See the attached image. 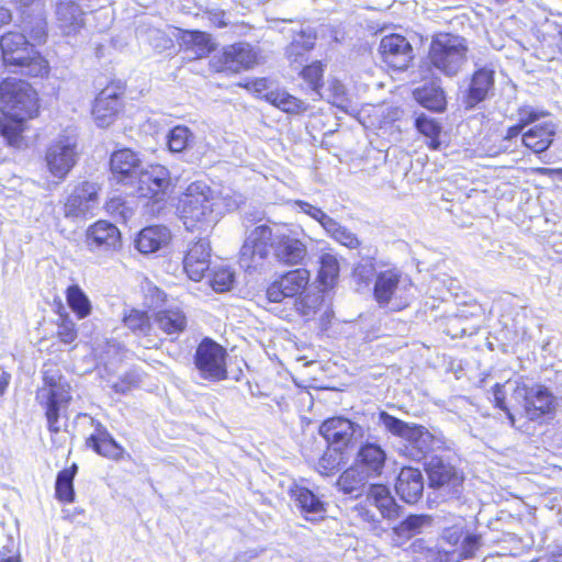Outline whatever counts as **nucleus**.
<instances>
[{"label": "nucleus", "mask_w": 562, "mask_h": 562, "mask_svg": "<svg viewBox=\"0 0 562 562\" xmlns=\"http://www.w3.org/2000/svg\"><path fill=\"white\" fill-rule=\"evenodd\" d=\"M67 303L79 318H85L91 313L90 300L77 284L67 289Z\"/></svg>", "instance_id": "a18cd8bd"}, {"label": "nucleus", "mask_w": 562, "mask_h": 562, "mask_svg": "<svg viewBox=\"0 0 562 562\" xmlns=\"http://www.w3.org/2000/svg\"><path fill=\"white\" fill-rule=\"evenodd\" d=\"M512 397L522 406L529 420H539L553 408L554 396L543 385H527L525 382H515Z\"/></svg>", "instance_id": "9d476101"}, {"label": "nucleus", "mask_w": 562, "mask_h": 562, "mask_svg": "<svg viewBox=\"0 0 562 562\" xmlns=\"http://www.w3.org/2000/svg\"><path fill=\"white\" fill-rule=\"evenodd\" d=\"M170 186L169 170L161 165H151L146 169L140 168L134 179L135 192L142 198L162 201Z\"/></svg>", "instance_id": "ddd939ff"}, {"label": "nucleus", "mask_w": 562, "mask_h": 562, "mask_svg": "<svg viewBox=\"0 0 562 562\" xmlns=\"http://www.w3.org/2000/svg\"><path fill=\"white\" fill-rule=\"evenodd\" d=\"M493 397L496 406L504 411L507 415V418L510 420L512 426H515L516 420L515 416L510 413L508 407L506 406L505 400H506V392L505 386L497 383L493 387Z\"/></svg>", "instance_id": "0e129e2a"}, {"label": "nucleus", "mask_w": 562, "mask_h": 562, "mask_svg": "<svg viewBox=\"0 0 562 562\" xmlns=\"http://www.w3.org/2000/svg\"><path fill=\"white\" fill-rule=\"evenodd\" d=\"M155 323L167 335L178 336L187 327V316L179 307H168L156 313Z\"/></svg>", "instance_id": "c9c22d12"}, {"label": "nucleus", "mask_w": 562, "mask_h": 562, "mask_svg": "<svg viewBox=\"0 0 562 562\" xmlns=\"http://www.w3.org/2000/svg\"><path fill=\"white\" fill-rule=\"evenodd\" d=\"M344 462V450L328 446L318 459L316 470L323 475H329Z\"/></svg>", "instance_id": "de8ad7c7"}, {"label": "nucleus", "mask_w": 562, "mask_h": 562, "mask_svg": "<svg viewBox=\"0 0 562 562\" xmlns=\"http://www.w3.org/2000/svg\"><path fill=\"white\" fill-rule=\"evenodd\" d=\"M494 70L488 67H482L473 72L469 87L461 98L465 110H473L487 99L494 88Z\"/></svg>", "instance_id": "f3484780"}, {"label": "nucleus", "mask_w": 562, "mask_h": 562, "mask_svg": "<svg viewBox=\"0 0 562 562\" xmlns=\"http://www.w3.org/2000/svg\"><path fill=\"white\" fill-rule=\"evenodd\" d=\"M402 282V273L397 270H386L376 274L374 297L380 305H386L395 295Z\"/></svg>", "instance_id": "72a5a7b5"}, {"label": "nucleus", "mask_w": 562, "mask_h": 562, "mask_svg": "<svg viewBox=\"0 0 562 562\" xmlns=\"http://www.w3.org/2000/svg\"><path fill=\"white\" fill-rule=\"evenodd\" d=\"M396 494L406 503L415 504L423 495L424 477L418 469L403 468L395 484Z\"/></svg>", "instance_id": "393cba45"}, {"label": "nucleus", "mask_w": 562, "mask_h": 562, "mask_svg": "<svg viewBox=\"0 0 562 562\" xmlns=\"http://www.w3.org/2000/svg\"><path fill=\"white\" fill-rule=\"evenodd\" d=\"M315 41L316 32L310 26L294 35L286 47L285 55L295 69H300L308 60V53L314 48Z\"/></svg>", "instance_id": "a878e982"}, {"label": "nucleus", "mask_w": 562, "mask_h": 562, "mask_svg": "<svg viewBox=\"0 0 562 562\" xmlns=\"http://www.w3.org/2000/svg\"><path fill=\"white\" fill-rule=\"evenodd\" d=\"M20 29L25 38L35 47L43 45L48 37V24L45 9L20 19Z\"/></svg>", "instance_id": "c85d7f7f"}, {"label": "nucleus", "mask_w": 562, "mask_h": 562, "mask_svg": "<svg viewBox=\"0 0 562 562\" xmlns=\"http://www.w3.org/2000/svg\"><path fill=\"white\" fill-rule=\"evenodd\" d=\"M557 133V125L549 121L535 125L522 135V143L533 153L541 154L546 151L553 142Z\"/></svg>", "instance_id": "473e14b6"}, {"label": "nucleus", "mask_w": 562, "mask_h": 562, "mask_svg": "<svg viewBox=\"0 0 562 562\" xmlns=\"http://www.w3.org/2000/svg\"><path fill=\"white\" fill-rule=\"evenodd\" d=\"M57 336L65 344H71L77 338L75 323L68 317H61L58 324Z\"/></svg>", "instance_id": "052dcab7"}, {"label": "nucleus", "mask_w": 562, "mask_h": 562, "mask_svg": "<svg viewBox=\"0 0 562 562\" xmlns=\"http://www.w3.org/2000/svg\"><path fill=\"white\" fill-rule=\"evenodd\" d=\"M323 72V65L318 60L313 61L312 64L306 65L301 69L303 79L308 82L311 88L315 91L322 87Z\"/></svg>", "instance_id": "864d4df0"}, {"label": "nucleus", "mask_w": 562, "mask_h": 562, "mask_svg": "<svg viewBox=\"0 0 562 562\" xmlns=\"http://www.w3.org/2000/svg\"><path fill=\"white\" fill-rule=\"evenodd\" d=\"M295 205L299 207L301 212L311 216L313 220L317 221L322 227L326 225V222L330 218V216L327 215L322 209L308 202L297 200L295 201Z\"/></svg>", "instance_id": "13d9d810"}, {"label": "nucleus", "mask_w": 562, "mask_h": 562, "mask_svg": "<svg viewBox=\"0 0 562 562\" xmlns=\"http://www.w3.org/2000/svg\"><path fill=\"white\" fill-rule=\"evenodd\" d=\"M120 109V92L112 87H106L95 98L92 115L98 126L106 127L113 122Z\"/></svg>", "instance_id": "5701e85b"}, {"label": "nucleus", "mask_w": 562, "mask_h": 562, "mask_svg": "<svg viewBox=\"0 0 562 562\" xmlns=\"http://www.w3.org/2000/svg\"><path fill=\"white\" fill-rule=\"evenodd\" d=\"M367 496L368 499L379 509L383 518L387 520H395L402 515V507L395 502L390 490L385 485H369Z\"/></svg>", "instance_id": "cd10ccee"}, {"label": "nucleus", "mask_w": 562, "mask_h": 562, "mask_svg": "<svg viewBox=\"0 0 562 562\" xmlns=\"http://www.w3.org/2000/svg\"><path fill=\"white\" fill-rule=\"evenodd\" d=\"M215 192L204 182L191 183L179 201V211L187 229L214 221Z\"/></svg>", "instance_id": "0eeeda50"}, {"label": "nucleus", "mask_w": 562, "mask_h": 562, "mask_svg": "<svg viewBox=\"0 0 562 562\" xmlns=\"http://www.w3.org/2000/svg\"><path fill=\"white\" fill-rule=\"evenodd\" d=\"M77 465L72 464L57 474L55 483L56 497L64 503H71L75 499L74 479L77 473Z\"/></svg>", "instance_id": "37998d69"}, {"label": "nucleus", "mask_w": 562, "mask_h": 562, "mask_svg": "<svg viewBox=\"0 0 562 562\" xmlns=\"http://www.w3.org/2000/svg\"><path fill=\"white\" fill-rule=\"evenodd\" d=\"M110 167L117 182L124 186H134V179L140 169V161L134 151L124 148L112 154Z\"/></svg>", "instance_id": "412c9836"}, {"label": "nucleus", "mask_w": 562, "mask_h": 562, "mask_svg": "<svg viewBox=\"0 0 562 562\" xmlns=\"http://www.w3.org/2000/svg\"><path fill=\"white\" fill-rule=\"evenodd\" d=\"M85 11L74 0H60L56 3V26L64 36H75L85 26Z\"/></svg>", "instance_id": "a211bd4d"}, {"label": "nucleus", "mask_w": 562, "mask_h": 562, "mask_svg": "<svg viewBox=\"0 0 562 562\" xmlns=\"http://www.w3.org/2000/svg\"><path fill=\"white\" fill-rule=\"evenodd\" d=\"M86 245L92 252L112 255L122 248L121 232L108 221H98L87 229Z\"/></svg>", "instance_id": "2eb2a0df"}, {"label": "nucleus", "mask_w": 562, "mask_h": 562, "mask_svg": "<svg viewBox=\"0 0 562 562\" xmlns=\"http://www.w3.org/2000/svg\"><path fill=\"white\" fill-rule=\"evenodd\" d=\"M175 27L168 26V31L158 27L147 26L139 30L144 40L157 52H166L173 47V30Z\"/></svg>", "instance_id": "a19ab883"}, {"label": "nucleus", "mask_w": 562, "mask_h": 562, "mask_svg": "<svg viewBox=\"0 0 562 562\" xmlns=\"http://www.w3.org/2000/svg\"><path fill=\"white\" fill-rule=\"evenodd\" d=\"M352 277L358 285V291L367 289L375 276V267L371 258L361 260L353 269Z\"/></svg>", "instance_id": "8fccbe9b"}, {"label": "nucleus", "mask_w": 562, "mask_h": 562, "mask_svg": "<svg viewBox=\"0 0 562 562\" xmlns=\"http://www.w3.org/2000/svg\"><path fill=\"white\" fill-rule=\"evenodd\" d=\"M222 61L225 69L239 72L257 65L259 54L249 43L239 42L224 48Z\"/></svg>", "instance_id": "aec40b11"}, {"label": "nucleus", "mask_w": 562, "mask_h": 562, "mask_svg": "<svg viewBox=\"0 0 562 562\" xmlns=\"http://www.w3.org/2000/svg\"><path fill=\"white\" fill-rule=\"evenodd\" d=\"M468 41L464 37L451 33H439L429 46L430 68L448 78L457 77L468 61Z\"/></svg>", "instance_id": "423d86ee"}, {"label": "nucleus", "mask_w": 562, "mask_h": 562, "mask_svg": "<svg viewBox=\"0 0 562 562\" xmlns=\"http://www.w3.org/2000/svg\"><path fill=\"white\" fill-rule=\"evenodd\" d=\"M432 522L434 518L430 515H408L393 530L398 537L409 539L430 528Z\"/></svg>", "instance_id": "58836bf2"}, {"label": "nucleus", "mask_w": 562, "mask_h": 562, "mask_svg": "<svg viewBox=\"0 0 562 562\" xmlns=\"http://www.w3.org/2000/svg\"><path fill=\"white\" fill-rule=\"evenodd\" d=\"M355 512L357 514V516L368 522L372 529H376L379 527V524H380V519L375 516V514L367 508L366 506H362V505H358L355 507Z\"/></svg>", "instance_id": "69168bd1"}, {"label": "nucleus", "mask_w": 562, "mask_h": 562, "mask_svg": "<svg viewBox=\"0 0 562 562\" xmlns=\"http://www.w3.org/2000/svg\"><path fill=\"white\" fill-rule=\"evenodd\" d=\"M262 98L288 114H301L306 111L305 103L284 89L268 91Z\"/></svg>", "instance_id": "4c0bfd02"}, {"label": "nucleus", "mask_w": 562, "mask_h": 562, "mask_svg": "<svg viewBox=\"0 0 562 562\" xmlns=\"http://www.w3.org/2000/svg\"><path fill=\"white\" fill-rule=\"evenodd\" d=\"M269 247L283 265H303L307 255L306 246L299 238L280 229L273 232L263 224L256 226L246 237L239 251L240 267L246 271L261 267L269 255Z\"/></svg>", "instance_id": "f257e3e1"}, {"label": "nucleus", "mask_w": 562, "mask_h": 562, "mask_svg": "<svg viewBox=\"0 0 562 562\" xmlns=\"http://www.w3.org/2000/svg\"><path fill=\"white\" fill-rule=\"evenodd\" d=\"M546 115L547 112L536 110L530 105H524L518 110L519 124H521L524 128Z\"/></svg>", "instance_id": "680f3d73"}, {"label": "nucleus", "mask_w": 562, "mask_h": 562, "mask_svg": "<svg viewBox=\"0 0 562 562\" xmlns=\"http://www.w3.org/2000/svg\"><path fill=\"white\" fill-rule=\"evenodd\" d=\"M140 382V376L136 371L126 372L117 382H114L111 387L116 393L125 394L133 387L137 386Z\"/></svg>", "instance_id": "4d7b16f0"}, {"label": "nucleus", "mask_w": 562, "mask_h": 562, "mask_svg": "<svg viewBox=\"0 0 562 562\" xmlns=\"http://www.w3.org/2000/svg\"><path fill=\"white\" fill-rule=\"evenodd\" d=\"M77 137L69 132H64L54 138L45 151L47 170L58 181L67 177L77 164Z\"/></svg>", "instance_id": "6e6552de"}, {"label": "nucleus", "mask_w": 562, "mask_h": 562, "mask_svg": "<svg viewBox=\"0 0 562 562\" xmlns=\"http://www.w3.org/2000/svg\"><path fill=\"white\" fill-rule=\"evenodd\" d=\"M86 446L93 449L98 454L111 460L117 461L122 459L124 453V449L99 422L95 425V431L87 438Z\"/></svg>", "instance_id": "bb28decb"}, {"label": "nucleus", "mask_w": 562, "mask_h": 562, "mask_svg": "<svg viewBox=\"0 0 562 562\" xmlns=\"http://www.w3.org/2000/svg\"><path fill=\"white\" fill-rule=\"evenodd\" d=\"M378 425L382 426L392 436L402 439L400 452L415 461H422L432 449L434 436L430 431L414 423H406L385 411H380Z\"/></svg>", "instance_id": "20e7f679"}, {"label": "nucleus", "mask_w": 562, "mask_h": 562, "mask_svg": "<svg viewBox=\"0 0 562 562\" xmlns=\"http://www.w3.org/2000/svg\"><path fill=\"white\" fill-rule=\"evenodd\" d=\"M464 536L463 527L461 525H453L451 527H447L441 531L440 539L441 541L458 548L457 546L460 543L461 538Z\"/></svg>", "instance_id": "e2e57ef3"}, {"label": "nucleus", "mask_w": 562, "mask_h": 562, "mask_svg": "<svg viewBox=\"0 0 562 562\" xmlns=\"http://www.w3.org/2000/svg\"><path fill=\"white\" fill-rule=\"evenodd\" d=\"M170 238V231L166 226H148L138 233L135 239V247L142 254H153L165 247Z\"/></svg>", "instance_id": "c756f323"}, {"label": "nucleus", "mask_w": 562, "mask_h": 562, "mask_svg": "<svg viewBox=\"0 0 562 562\" xmlns=\"http://www.w3.org/2000/svg\"><path fill=\"white\" fill-rule=\"evenodd\" d=\"M322 303V296L317 293L314 294H301L295 299L294 305L296 311L304 317H312Z\"/></svg>", "instance_id": "603ef678"}, {"label": "nucleus", "mask_w": 562, "mask_h": 562, "mask_svg": "<svg viewBox=\"0 0 562 562\" xmlns=\"http://www.w3.org/2000/svg\"><path fill=\"white\" fill-rule=\"evenodd\" d=\"M124 325L136 335H148L151 328L150 319L146 312L130 310L123 316Z\"/></svg>", "instance_id": "09e8293b"}, {"label": "nucleus", "mask_w": 562, "mask_h": 562, "mask_svg": "<svg viewBox=\"0 0 562 562\" xmlns=\"http://www.w3.org/2000/svg\"><path fill=\"white\" fill-rule=\"evenodd\" d=\"M368 475L356 464L345 470L338 477L336 485L344 494L358 498L368 492Z\"/></svg>", "instance_id": "7c9ffc66"}, {"label": "nucleus", "mask_w": 562, "mask_h": 562, "mask_svg": "<svg viewBox=\"0 0 562 562\" xmlns=\"http://www.w3.org/2000/svg\"><path fill=\"white\" fill-rule=\"evenodd\" d=\"M97 187L92 182H82L67 198L64 205V214L66 217H83L94 206L97 196Z\"/></svg>", "instance_id": "6ab92c4d"}, {"label": "nucleus", "mask_w": 562, "mask_h": 562, "mask_svg": "<svg viewBox=\"0 0 562 562\" xmlns=\"http://www.w3.org/2000/svg\"><path fill=\"white\" fill-rule=\"evenodd\" d=\"M12 4L19 13L20 19L45 9L44 0H12Z\"/></svg>", "instance_id": "bf43d9fd"}, {"label": "nucleus", "mask_w": 562, "mask_h": 562, "mask_svg": "<svg viewBox=\"0 0 562 562\" xmlns=\"http://www.w3.org/2000/svg\"><path fill=\"white\" fill-rule=\"evenodd\" d=\"M319 435L324 437L327 446L345 450L361 443L364 428L348 418L333 417L322 423Z\"/></svg>", "instance_id": "9b49d317"}, {"label": "nucleus", "mask_w": 562, "mask_h": 562, "mask_svg": "<svg viewBox=\"0 0 562 562\" xmlns=\"http://www.w3.org/2000/svg\"><path fill=\"white\" fill-rule=\"evenodd\" d=\"M195 136L184 125H177L168 132L167 144L172 153H182L194 144Z\"/></svg>", "instance_id": "c03bdc74"}, {"label": "nucleus", "mask_w": 562, "mask_h": 562, "mask_svg": "<svg viewBox=\"0 0 562 562\" xmlns=\"http://www.w3.org/2000/svg\"><path fill=\"white\" fill-rule=\"evenodd\" d=\"M2 60L11 72L30 78H43L49 64L25 38V34L10 31L0 37Z\"/></svg>", "instance_id": "7ed1b4c3"}, {"label": "nucleus", "mask_w": 562, "mask_h": 562, "mask_svg": "<svg viewBox=\"0 0 562 562\" xmlns=\"http://www.w3.org/2000/svg\"><path fill=\"white\" fill-rule=\"evenodd\" d=\"M37 111V94L30 83L11 78L0 83V134L9 145L21 146L25 122Z\"/></svg>", "instance_id": "f03ea898"}, {"label": "nucleus", "mask_w": 562, "mask_h": 562, "mask_svg": "<svg viewBox=\"0 0 562 562\" xmlns=\"http://www.w3.org/2000/svg\"><path fill=\"white\" fill-rule=\"evenodd\" d=\"M481 547V538L477 535L463 537L458 548L452 550H439L438 559L440 562H459L461 560L473 558L477 549Z\"/></svg>", "instance_id": "e433bc0d"}, {"label": "nucleus", "mask_w": 562, "mask_h": 562, "mask_svg": "<svg viewBox=\"0 0 562 562\" xmlns=\"http://www.w3.org/2000/svg\"><path fill=\"white\" fill-rule=\"evenodd\" d=\"M222 199L228 211L237 210L246 202V198L238 192H227L223 195Z\"/></svg>", "instance_id": "338daca9"}, {"label": "nucleus", "mask_w": 562, "mask_h": 562, "mask_svg": "<svg viewBox=\"0 0 562 562\" xmlns=\"http://www.w3.org/2000/svg\"><path fill=\"white\" fill-rule=\"evenodd\" d=\"M429 487L441 490L449 496H458L461 492L463 475L454 465L441 457L431 456L425 462Z\"/></svg>", "instance_id": "f8f14e48"}, {"label": "nucleus", "mask_w": 562, "mask_h": 562, "mask_svg": "<svg viewBox=\"0 0 562 562\" xmlns=\"http://www.w3.org/2000/svg\"><path fill=\"white\" fill-rule=\"evenodd\" d=\"M416 101L424 108L434 112H441L446 109V97L443 90L435 85L424 86L414 92Z\"/></svg>", "instance_id": "ea45409f"}, {"label": "nucleus", "mask_w": 562, "mask_h": 562, "mask_svg": "<svg viewBox=\"0 0 562 562\" xmlns=\"http://www.w3.org/2000/svg\"><path fill=\"white\" fill-rule=\"evenodd\" d=\"M323 228L329 237L349 249H357L360 246L356 234L333 217L326 222Z\"/></svg>", "instance_id": "79ce46f5"}, {"label": "nucleus", "mask_w": 562, "mask_h": 562, "mask_svg": "<svg viewBox=\"0 0 562 562\" xmlns=\"http://www.w3.org/2000/svg\"><path fill=\"white\" fill-rule=\"evenodd\" d=\"M379 50L384 63L395 70H405L414 57L412 45L400 34L384 36L381 40Z\"/></svg>", "instance_id": "dca6fc26"}, {"label": "nucleus", "mask_w": 562, "mask_h": 562, "mask_svg": "<svg viewBox=\"0 0 562 562\" xmlns=\"http://www.w3.org/2000/svg\"><path fill=\"white\" fill-rule=\"evenodd\" d=\"M43 380L44 386L37 391L36 400L45 408L49 431L58 434L61 429L59 418H67L66 411L71 401L70 385L55 368L45 369Z\"/></svg>", "instance_id": "39448f33"}, {"label": "nucleus", "mask_w": 562, "mask_h": 562, "mask_svg": "<svg viewBox=\"0 0 562 562\" xmlns=\"http://www.w3.org/2000/svg\"><path fill=\"white\" fill-rule=\"evenodd\" d=\"M226 349L211 338H204L196 347L193 362L199 375L210 382L227 379Z\"/></svg>", "instance_id": "1a4fd4ad"}, {"label": "nucleus", "mask_w": 562, "mask_h": 562, "mask_svg": "<svg viewBox=\"0 0 562 562\" xmlns=\"http://www.w3.org/2000/svg\"><path fill=\"white\" fill-rule=\"evenodd\" d=\"M290 495L302 513L323 518L326 512L325 504L311 490L304 486L294 485L290 490Z\"/></svg>", "instance_id": "f704fd0d"}, {"label": "nucleus", "mask_w": 562, "mask_h": 562, "mask_svg": "<svg viewBox=\"0 0 562 562\" xmlns=\"http://www.w3.org/2000/svg\"><path fill=\"white\" fill-rule=\"evenodd\" d=\"M359 445L360 447L356 456V465L371 477L379 476L385 465L386 452L376 442L367 441Z\"/></svg>", "instance_id": "b1692460"}, {"label": "nucleus", "mask_w": 562, "mask_h": 562, "mask_svg": "<svg viewBox=\"0 0 562 562\" xmlns=\"http://www.w3.org/2000/svg\"><path fill=\"white\" fill-rule=\"evenodd\" d=\"M106 212L115 220L126 222L134 215V209L121 196H113L105 203Z\"/></svg>", "instance_id": "3c124183"}, {"label": "nucleus", "mask_w": 562, "mask_h": 562, "mask_svg": "<svg viewBox=\"0 0 562 562\" xmlns=\"http://www.w3.org/2000/svg\"><path fill=\"white\" fill-rule=\"evenodd\" d=\"M310 281V272L299 268L283 273L274 280L266 291V297L270 303H280L285 299H296L304 293Z\"/></svg>", "instance_id": "4468645a"}, {"label": "nucleus", "mask_w": 562, "mask_h": 562, "mask_svg": "<svg viewBox=\"0 0 562 562\" xmlns=\"http://www.w3.org/2000/svg\"><path fill=\"white\" fill-rule=\"evenodd\" d=\"M318 279L324 286H333L339 274V263L331 254H324L319 258Z\"/></svg>", "instance_id": "49530a36"}, {"label": "nucleus", "mask_w": 562, "mask_h": 562, "mask_svg": "<svg viewBox=\"0 0 562 562\" xmlns=\"http://www.w3.org/2000/svg\"><path fill=\"white\" fill-rule=\"evenodd\" d=\"M415 126L419 133L427 137L435 138L440 133V125L425 114H420L415 120Z\"/></svg>", "instance_id": "6e6d98bb"}, {"label": "nucleus", "mask_w": 562, "mask_h": 562, "mask_svg": "<svg viewBox=\"0 0 562 562\" xmlns=\"http://www.w3.org/2000/svg\"><path fill=\"white\" fill-rule=\"evenodd\" d=\"M234 282V272L229 268H218L214 270L211 279V285L216 292H225L231 289Z\"/></svg>", "instance_id": "5fc2aeb1"}, {"label": "nucleus", "mask_w": 562, "mask_h": 562, "mask_svg": "<svg viewBox=\"0 0 562 562\" xmlns=\"http://www.w3.org/2000/svg\"><path fill=\"white\" fill-rule=\"evenodd\" d=\"M211 246L209 240L199 239L188 250L183 259V268L189 278L200 281L210 268Z\"/></svg>", "instance_id": "4be33fe9"}, {"label": "nucleus", "mask_w": 562, "mask_h": 562, "mask_svg": "<svg viewBox=\"0 0 562 562\" xmlns=\"http://www.w3.org/2000/svg\"><path fill=\"white\" fill-rule=\"evenodd\" d=\"M173 36L180 41V45L191 50L195 57L207 56L213 49L211 36L205 32L173 29Z\"/></svg>", "instance_id": "2f4dec72"}, {"label": "nucleus", "mask_w": 562, "mask_h": 562, "mask_svg": "<svg viewBox=\"0 0 562 562\" xmlns=\"http://www.w3.org/2000/svg\"><path fill=\"white\" fill-rule=\"evenodd\" d=\"M148 292L151 295V301H150L151 306L158 307L160 305V303L165 302L166 294L158 288H156V286L149 288Z\"/></svg>", "instance_id": "774afa93"}]
</instances>
